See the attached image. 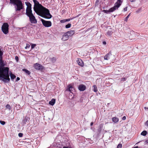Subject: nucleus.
<instances>
[{
	"mask_svg": "<svg viewBox=\"0 0 148 148\" xmlns=\"http://www.w3.org/2000/svg\"><path fill=\"white\" fill-rule=\"evenodd\" d=\"M3 55V49L0 48V79L5 83H8L10 81L8 74L9 69L8 67H4L5 64L2 60Z\"/></svg>",
	"mask_w": 148,
	"mask_h": 148,
	"instance_id": "obj_1",
	"label": "nucleus"
},
{
	"mask_svg": "<svg viewBox=\"0 0 148 148\" xmlns=\"http://www.w3.org/2000/svg\"><path fill=\"white\" fill-rule=\"evenodd\" d=\"M34 10L36 13L41 16L47 19H50L52 17L49 10L43 7L42 5L36 8Z\"/></svg>",
	"mask_w": 148,
	"mask_h": 148,
	"instance_id": "obj_2",
	"label": "nucleus"
},
{
	"mask_svg": "<svg viewBox=\"0 0 148 148\" xmlns=\"http://www.w3.org/2000/svg\"><path fill=\"white\" fill-rule=\"evenodd\" d=\"M25 3L27 6L26 9V14L29 18L30 23H31L33 24L36 23H37V21L32 13L31 4L29 2H25Z\"/></svg>",
	"mask_w": 148,
	"mask_h": 148,
	"instance_id": "obj_3",
	"label": "nucleus"
},
{
	"mask_svg": "<svg viewBox=\"0 0 148 148\" xmlns=\"http://www.w3.org/2000/svg\"><path fill=\"white\" fill-rule=\"evenodd\" d=\"M10 3L16 5V10L20 11L23 8V4L21 0H10Z\"/></svg>",
	"mask_w": 148,
	"mask_h": 148,
	"instance_id": "obj_4",
	"label": "nucleus"
},
{
	"mask_svg": "<svg viewBox=\"0 0 148 148\" xmlns=\"http://www.w3.org/2000/svg\"><path fill=\"white\" fill-rule=\"evenodd\" d=\"M123 1V0H117V1L114 4V6L109 9L110 12H112L117 10L118 8L121 5Z\"/></svg>",
	"mask_w": 148,
	"mask_h": 148,
	"instance_id": "obj_5",
	"label": "nucleus"
},
{
	"mask_svg": "<svg viewBox=\"0 0 148 148\" xmlns=\"http://www.w3.org/2000/svg\"><path fill=\"white\" fill-rule=\"evenodd\" d=\"M9 25L7 23H4L1 27V30L5 34H8L9 32Z\"/></svg>",
	"mask_w": 148,
	"mask_h": 148,
	"instance_id": "obj_6",
	"label": "nucleus"
},
{
	"mask_svg": "<svg viewBox=\"0 0 148 148\" xmlns=\"http://www.w3.org/2000/svg\"><path fill=\"white\" fill-rule=\"evenodd\" d=\"M41 20L43 25L45 27H49L51 26L52 23L51 21H46L42 19H41Z\"/></svg>",
	"mask_w": 148,
	"mask_h": 148,
	"instance_id": "obj_7",
	"label": "nucleus"
},
{
	"mask_svg": "<svg viewBox=\"0 0 148 148\" xmlns=\"http://www.w3.org/2000/svg\"><path fill=\"white\" fill-rule=\"evenodd\" d=\"M34 66L35 69L38 70H42L44 67L41 64L36 63L34 64Z\"/></svg>",
	"mask_w": 148,
	"mask_h": 148,
	"instance_id": "obj_8",
	"label": "nucleus"
},
{
	"mask_svg": "<svg viewBox=\"0 0 148 148\" xmlns=\"http://www.w3.org/2000/svg\"><path fill=\"white\" fill-rule=\"evenodd\" d=\"M77 62L78 64L81 67H83L84 65L83 61L80 58H77Z\"/></svg>",
	"mask_w": 148,
	"mask_h": 148,
	"instance_id": "obj_9",
	"label": "nucleus"
},
{
	"mask_svg": "<svg viewBox=\"0 0 148 148\" xmlns=\"http://www.w3.org/2000/svg\"><path fill=\"white\" fill-rule=\"evenodd\" d=\"M86 86L83 84H80L79 86L78 89L80 91H84L86 89Z\"/></svg>",
	"mask_w": 148,
	"mask_h": 148,
	"instance_id": "obj_10",
	"label": "nucleus"
},
{
	"mask_svg": "<svg viewBox=\"0 0 148 148\" xmlns=\"http://www.w3.org/2000/svg\"><path fill=\"white\" fill-rule=\"evenodd\" d=\"M33 1L34 3V8H36V7L42 5L40 4L39 2L36 0H33Z\"/></svg>",
	"mask_w": 148,
	"mask_h": 148,
	"instance_id": "obj_11",
	"label": "nucleus"
},
{
	"mask_svg": "<svg viewBox=\"0 0 148 148\" xmlns=\"http://www.w3.org/2000/svg\"><path fill=\"white\" fill-rule=\"evenodd\" d=\"M75 33V31L74 30H70L68 31L66 34L69 36H71Z\"/></svg>",
	"mask_w": 148,
	"mask_h": 148,
	"instance_id": "obj_12",
	"label": "nucleus"
},
{
	"mask_svg": "<svg viewBox=\"0 0 148 148\" xmlns=\"http://www.w3.org/2000/svg\"><path fill=\"white\" fill-rule=\"evenodd\" d=\"M112 55L111 52L110 51L108 53L106 54L104 57V59L105 60H108L110 58V55Z\"/></svg>",
	"mask_w": 148,
	"mask_h": 148,
	"instance_id": "obj_13",
	"label": "nucleus"
},
{
	"mask_svg": "<svg viewBox=\"0 0 148 148\" xmlns=\"http://www.w3.org/2000/svg\"><path fill=\"white\" fill-rule=\"evenodd\" d=\"M73 88L71 84H69L68 86V88L66 90V91H69L70 92L72 93V91H73Z\"/></svg>",
	"mask_w": 148,
	"mask_h": 148,
	"instance_id": "obj_14",
	"label": "nucleus"
},
{
	"mask_svg": "<svg viewBox=\"0 0 148 148\" xmlns=\"http://www.w3.org/2000/svg\"><path fill=\"white\" fill-rule=\"evenodd\" d=\"M69 37V36L68 35L66 34L63 36L62 39V40L65 41L68 39Z\"/></svg>",
	"mask_w": 148,
	"mask_h": 148,
	"instance_id": "obj_15",
	"label": "nucleus"
},
{
	"mask_svg": "<svg viewBox=\"0 0 148 148\" xmlns=\"http://www.w3.org/2000/svg\"><path fill=\"white\" fill-rule=\"evenodd\" d=\"M56 102V99H52L49 102V104L51 106H53Z\"/></svg>",
	"mask_w": 148,
	"mask_h": 148,
	"instance_id": "obj_16",
	"label": "nucleus"
},
{
	"mask_svg": "<svg viewBox=\"0 0 148 148\" xmlns=\"http://www.w3.org/2000/svg\"><path fill=\"white\" fill-rule=\"evenodd\" d=\"M27 117L26 116L25 118L23 119L22 121V125H24L26 124V123L27 121Z\"/></svg>",
	"mask_w": 148,
	"mask_h": 148,
	"instance_id": "obj_17",
	"label": "nucleus"
},
{
	"mask_svg": "<svg viewBox=\"0 0 148 148\" xmlns=\"http://www.w3.org/2000/svg\"><path fill=\"white\" fill-rule=\"evenodd\" d=\"M112 121L114 123H116L119 121V119L117 117H114L112 118Z\"/></svg>",
	"mask_w": 148,
	"mask_h": 148,
	"instance_id": "obj_18",
	"label": "nucleus"
},
{
	"mask_svg": "<svg viewBox=\"0 0 148 148\" xmlns=\"http://www.w3.org/2000/svg\"><path fill=\"white\" fill-rule=\"evenodd\" d=\"M112 31H109L106 32V35L108 36H110L112 35Z\"/></svg>",
	"mask_w": 148,
	"mask_h": 148,
	"instance_id": "obj_19",
	"label": "nucleus"
},
{
	"mask_svg": "<svg viewBox=\"0 0 148 148\" xmlns=\"http://www.w3.org/2000/svg\"><path fill=\"white\" fill-rule=\"evenodd\" d=\"M22 70L28 75H29L30 74V72L26 69H23Z\"/></svg>",
	"mask_w": 148,
	"mask_h": 148,
	"instance_id": "obj_20",
	"label": "nucleus"
},
{
	"mask_svg": "<svg viewBox=\"0 0 148 148\" xmlns=\"http://www.w3.org/2000/svg\"><path fill=\"white\" fill-rule=\"evenodd\" d=\"M50 60L53 63H54L56 61V58L55 57H53L51 58Z\"/></svg>",
	"mask_w": 148,
	"mask_h": 148,
	"instance_id": "obj_21",
	"label": "nucleus"
},
{
	"mask_svg": "<svg viewBox=\"0 0 148 148\" xmlns=\"http://www.w3.org/2000/svg\"><path fill=\"white\" fill-rule=\"evenodd\" d=\"M147 134V132L144 130L141 133V135L143 136H146Z\"/></svg>",
	"mask_w": 148,
	"mask_h": 148,
	"instance_id": "obj_22",
	"label": "nucleus"
},
{
	"mask_svg": "<svg viewBox=\"0 0 148 148\" xmlns=\"http://www.w3.org/2000/svg\"><path fill=\"white\" fill-rule=\"evenodd\" d=\"M10 76L11 78L12 79H14L16 77V76L12 73H11L10 74Z\"/></svg>",
	"mask_w": 148,
	"mask_h": 148,
	"instance_id": "obj_23",
	"label": "nucleus"
},
{
	"mask_svg": "<svg viewBox=\"0 0 148 148\" xmlns=\"http://www.w3.org/2000/svg\"><path fill=\"white\" fill-rule=\"evenodd\" d=\"M93 87L94 88L93 91L95 92H97V86L95 85H94L93 86Z\"/></svg>",
	"mask_w": 148,
	"mask_h": 148,
	"instance_id": "obj_24",
	"label": "nucleus"
},
{
	"mask_svg": "<svg viewBox=\"0 0 148 148\" xmlns=\"http://www.w3.org/2000/svg\"><path fill=\"white\" fill-rule=\"evenodd\" d=\"M6 108L7 109H8L9 110H11L12 108L11 106L9 104H7L6 106Z\"/></svg>",
	"mask_w": 148,
	"mask_h": 148,
	"instance_id": "obj_25",
	"label": "nucleus"
},
{
	"mask_svg": "<svg viewBox=\"0 0 148 148\" xmlns=\"http://www.w3.org/2000/svg\"><path fill=\"white\" fill-rule=\"evenodd\" d=\"M30 45L31 46V49H33L34 48V47L36 46V44L31 43L30 44Z\"/></svg>",
	"mask_w": 148,
	"mask_h": 148,
	"instance_id": "obj_26",
	"label": "nucleus"
},
{
	"mask_svg": "<svg viewBox=\"0 0 148 148\" xmlns=\"http://www.w3.org/2000/svg\"><path fill=\"white\" fill-rule=\"evenodd\" d=\"M71 23H68L65 26V27L66 28H69L71 27Z\"/></svg>",
	"mask_w": 148,
	"mask_h": 148,
	"instance_id": "obj_27",
	"label": "nucleus"
},
{
	"mask_svg": "<svg viewBox=\"0 0 148 148\" xmlns=\"http://www.w3.org/2000/svg\"><path fill=\"white\" fill-rule=\"evenodd\" d=\"M126 79H127L126 78H125V77L122 78L121 79V82H123L125 81L126 80Z\"/></svg>",
	"mask_w": 148,
	"mask_h": 148,
	"instance_id": "obj_28",
	"label": "nucleus"
},
{
	"mask_svg": "<svg viewBox=\"0 0 148 148\" xmlns=\"http://www.w3.org/2000/svg\"><path fill=\"white\" fill-rule=\"evenodd\" d=\"M103 12H104L105 13H107L108 12H110L109 11V10H103Z\"/></svg>",
	"mask_w": 148,
	"mask_h": 148,
	"instance_id": "obj_29",
	"label": "nucleus"
},
{
	"mask_svg": "<svg viewBox=\"0 0 148 148\" xmlns=\"http://www.w3.org/2000/svg\"><path fill=\"white\" fill-rule=\"evenodd\" d=\"M122 147V145L121 144H119L117 146V148H121Z\"/></svg>",
	"mask_w": 148,
	"mask_h": 148,
	"instance_id": "obj_30",
	"label": "nucleus"
},
{
	"mask_svg": "<svg viewBox=\"0 0 148 148\" xmlns=\"http://www.w3.org/2000/svg\"><path fill=\"white\" fill-rule=\"evenodd\" d=\"M0 123L2 125H3L5 124V123L4 121H0Z\"/></svg>",
	"mask_w": 148,
	"mask_h": 148,
	"instance_id": "obj_31",
	"label": "nucleus"
},
{
	"mask_svg": "<svg viewBox=\"0 0 148 148\" xmlns=\"http://www.w3.org/2000/svg\"><path fill=\"white\" fill-rule=\"evenodd\" d=\"M30 47V46L29 44H27L26 46V47H25V49H27V48H29Z\"/></svg>",
	"mask_w": 148,
	"mask_h": 148,
	"instance_id": "obj_32",
	"label": "nucleus"
},
{
	"mask_svg": "<svg viewBox=\"0 0 148 148\" xmlns=\"http://www.w3.org/2000/svg\"><path fill=\"white\" fill-rule=\"evenodd\" d=\"M60 22L61 23H64L66 22V19H63L62 20L60 21Z\"/></svg>",
	"mask_w": 148,
	"mask_h": 148,
	"instance_id": "obj_33",
	"label": "nucleus"
},
{
	"mask_svg": "<svg viewBox=\"0 0 148 148\" xmlns=\"http://www.w3.org/2000/svg\"><path fill=\"white\" fill-rule=\"evenodd\" d=\"M18 135L19 137H22L23 136V134L22 133H20L18 134Z\"/></svg>",
	"mask_w": 148,
	"mask_h": 148,
	"instance_id": "obj_34",
	"label": "nucleus"
},
{
	"mask_svg": "<svg viewBox=\"0 0 148 148\" xmlns=\"http://www.w3.org/2000/svg\"><path fill=\"white\" fill-rule=\"evenodd\" d=\"M130 15V14L128 15L126 17V18H125V21H126V22H127V20H128V18H129V16Z\"/></svg>",
	"mask_w": 148,
	"mask_h": 148,
	"instance_id": "obj_35",
	"label": "nucleus"
},
{
	"mask_svg": "<svg viewBox=\"0 0 148 148\" xmlns=\"http://www.w3.org/2000/svg\"><path fill=\"white\" fill-rule=\"evenodd\" d=\"M73 18H70L67 19H66V22L69 21L71 20H72Z\"/></svg>",
	"mask_w": 148,
	"mask_h": 148,
	"instance_id": "obj_36",
	"label": "nucleus"
},
{
	"mask_svg": "<svg viewBox=\"0 0 148 148\" xmlns=\"http://www.w3.org/2000/svg\"><path fill=\"white\" fill-rule=\"evenodd\" d=\"M145 125L147 126H148V120H147L145 123Z\"/></svg>",
	"mask_w": 148,
	"mask_h": 148,
	"instance_id": "obj_37",
	"label": "nucleus"
},
{
	"mask_svg": "<svg viewBox=\"0 0 148 148\" xmlns=\"http://www.w3.org/2000/svg\"><path fill=\"white\" fill-rule=\"evenodd\" d=\"M127 7H126L124 8V11H127Z\"/></svg>",
	"mask_w": 148,
	"mask_h": 148,
	"instance_id": "obj_38",
	"label": "nucleus"
},
{
	"mask_svg": "<svg viewBox=\"0 0 148 148\" xmlns=\"http://www.w3.org/2000/svg\"><path fill=\"white\" fill-rule=\"evenodd\" d=\"M15 59L17 61L18 60V58L17 56H16L15 58Z\"/></svg>",
	"mask_w": 148,
	"mask_h": 148,
	"instance_id": "obj_39",
	"label": "nucleus"
},
{
	"mask_svg": "<svg viewBox=\"0 0 148 148\" xmlns=\"http://www.w3.org/2000/svg\"><path fill=\"white\" fill-rule=\"evenodd\" d=\"M126 119V117L125 116H124L123 118H122V119L123 120H125Z\"/></svg>",
	"mask_w": 148,
	"mask_h": 148,
	"instance_id": "obj_40",
	"label": "nucleus"
},
{
	"mask_svg": "<svg viewBox=\"0 0 148 148\" xmlns=\"http://www.w3.org/2000/svg\"><path fill=\"white\" fill-rule=\"evenodd\" d=\"M20 78L19 77H17L16 78V81H18L20 80Z\"/></svg>",
	"mask_w": 148,
	"mask_h": 148,
	"instance_id": "obj_41",
	"label": "nucleus"
},
{
	"mask_svg": "<svg viewBox=\"0 0 148 148\" xmlns=\"http://www.w3.org/2000/svg\"><path fill=\"white\" fill-rule=\"evenodd\" d=\"M131 2H133L135 1L136 0H130Z\"/></svg>",
	"mask_w": 148,
	"mask_h": 148,
	"instance_id": "obj_42",
	"label": "nucleus"
},
{
	"mask_svg": "<svg viewBox=\"0 0 148 148\" xmlns=\"http://www.w3.org/2000/svg\"><path fill=\"white\" fill-rule=\"evenodd\" d=\"M103 43L104 45H106V42L105 41H103Z\"/></svg>",
	"mask_w": 148,
	"mask_h": 148,
	"instance_id": "obj_43",
	"label": "nucleus"
},
{
	"mask_svg": "<svg viewBox=\"0 0 148 148\" xmlns=\"http://www.w3.org/2000/svg\"><path fill=\"white\" fill-rule=\"evenodd\" d=\"M93 124V123H92V122H91L90 124V125L91 126Z\"/></svg>",
	"mask_w": 148,
	"mask_h": 148,
	"instance_id": "obj_44",
	"label": "nucleus"
},
{
	"mask_svg": "<svg viewBox=\"0 0 148 148\" xmlns=\"http://www.w3.org/2000/svg\"><path fill=\"white\" fill-rule=\"evenodd\" d=\"M63 148H69L68 147H63Z\"/></svg>",
	"mask_w": 148,
	"mask_h": 148,
	"instance_id": "obj_45",
	"label": "nucleus"
},
{
	"mask_svg": "<svg viewBox=\"0 0 148 148\" xmlns=\"http://www.w3.org/2000/svg\"><path fill=\"white\" fill-rule=\"evenodd\" d=\"M145 143H148V140L145 141Z\"/></svg>",
	"mask_w": 148,
	"mask_h": 148,
	"instance_id": "obj_46",
	"label": "nucleus"
},
{
	"mask_svg": "<svg viewBox=\"0 0 148 148\" xmlns=\"http://www.w3.org/2000/svg\"><path fill=\"white\" fill-rule=\"evenodd\" d=\"M145 110L147 109V110H148V108H146V107H145Z\"/></svg>",
	"mask_w": 148,
	"mask_h": 148,
	"instance_id": "obj_47",
	"label": "nucleus"
},
{
	"mask_svg": "<svg viewBox=\"0 0 148 148\" xmlns=\"http://www.w3.org/2000/svg\"><path fill=\"white\" fill-rule=\"evenodd\" d=\"M138 148V146H136L135 147H133V148Z\"/></svg>",
	"mask_w": 148,
	"mask_h": 148,
	"instance_id": "obj_48",
	"label": "nucleus"
},
{
	"mask_svg": "<svg viewBox=\"0 0 148 148\" xmlns=\"http://www.w3.org/2000/svg\"><path fill=\"white\" fill-rule=\"evenodd\" d=\"M97 0L96 1V3H97Z\"/></svg>",
	"mask_w": 148,
	"mask_h": 148,
	"instance_id": "obj_49",
	"label": "nucleus"
}]
</instances>
